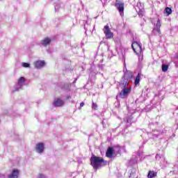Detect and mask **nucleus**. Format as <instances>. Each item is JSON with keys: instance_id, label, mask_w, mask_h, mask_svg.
Instances as JSON below:
<instances>
[{"instance_id": "nucleus-11", "label": "nucleus", "mask_w": 178, "mask_h": 178, "mask_svg": "<svg viewBox=\"0 0 178 178\" xmlns=\"http://www.w3.org/2000/svg\"><path fill=\"white\" fill-rule=\"evenodd\" d=\"M19 177V170L14 169L12 173L8 176V178H17Z\"/></svg>"}, {"instance_id": "nucleus-12", "label": "nucleus", "mask_w": 178, "mask_h": 178, "mask_svg": "<svg viewBox=\"0 0 178 178\" xmlns=\"http://www.w3.org/2000/svg\"><path fill=\"white\" fill-rule=\"evenodd\" d=\"M49 44H51V38H46L41 41V44L43 47H47V45H49Z\"/></svg>"}, {"instance_id": "nucleus-20", "label": "nucleus", "mask_w": 178, "mask_h": 178, "mask_svg": "<svg viewBox=\"0 0 178 178\" xmlns=\"http://www.w3.org/2000/svg\"><path fill=\"white\" fill-rule=\"evenodd\" d=\"M162 24H161V20H158L156 24V29H161Z\"/></svg>"}, {"instance_id": "nucleus-21", "label": "nucleus", "mask_w": 178, "mask_h": 178, "mask_svg": "<svg viewBox=\"0 0 178 178\" xmlns=\"http://www.w3.org/2000/svg\"><path fill=\"white\" fill-rule=\"evenodd\" d=\"M22 66L23 67H30V64L29 63H23Z\"/></svg>"}, {"instance_id": "nucleus-4", "label": "nucleus", "mask_w": 178, "mask_h": 178, "mask_svg": "<svg viewBox=\"0 0 178 178\" xmlns=\"http://www.w3.org/2000/svg\"><path fill=\"white\" fill-rule=\"evenodd\" d=\"M115 8L118 9L120 16L124 15V3L120 0H115Z\"/></svg>"}, {"instance_id": "nucleus-10", "label": "nucleus", "mask_w": 178, "mask_h": 178, "mask_svg": "<svg viewBox=\"0 0 178 178\" xmlns=\"http://www.w3.org/2000/svg\"><path fill=\"white\" fill-rule=\"evenodd\" d=\"M45 66L44 60H38L35 62V67L36 69H41V67H44Z\"/></svg>"}, {"instance_id": "nucleus-18", "label": "nucleus", "mask_w": 178, "mask_h": 178, "mask_svg": "<svg viewBox=\"0 0 178 178\" xmlns=\"http://www.w3.org/2000/svg\"><path fill=\"white\" fill-rule=\"evenodd\" d=\"M134 163H137V157H134L129 161V165H134Z\"/></svg>"}, {"instance_id": "nucleus-8", "label": "nucleus", "mask_w": 178, "mask_h": 178, "mask_svg": "<svg viewBox=\"0 0 178 178\" xmlns=\"http://www.w3.org/2000/svg\"><path fill=\"white\" fill-rule=\"evenodd\" d=\"M35 149L38 154H42L44 152V143H38L35 147Z\"/></svg>"}, {"instance_id": "nucleus-7", "label": "nucleus", "mask_w": 178, "mask_h": 178, "mask_svg": "<svg viewBox=\"0 0 178 178\" xmlns=\"http://www.w3.org/2000/svg\"><path fill=\"white\" fill-rule=\"evenodd\" d=\"M131 92V88H126L124 86L123 89L121 90V92L119 94L120 98H126L129 94Z\"/></svg>"}, {"instance_id": "nucleus-2", "label": "nucleus", "mask_w": 178, "mask_h": 178, "mask_svg": "<svg viewBox=\"0 0 178 178\" xmlns=\"http://www.w3.org/2000/svg\"><path fill=\"white\" fill-rule=\"evenodd\" d=\"M133 79V72L130 70H127L124 75L122 76L120 81V86H122V87H126V86H129L130 81Z\"/></svg>"}, {"instance_id": "nucleus-3", "label": "nucleus", "mask_w": 178, "mask_h": 178, "mask_svg": "<svg viewBox=\"0 0 178 178\" xmlns=\"http://www.w3.org/2000/svg\"><path fill=\"white\" fill-rule=\"evenodd\" d=\"M119 152H120V147H108L106 152V156H113L114 154H119Z\"/></svg>"}, {"instance_id": "nucleus-24", "label": "nucleus", "mask_w": 178, "mask_h": 178, "mask_svg": "<svg viewBox=\"0 0 178 178\" xmlns=\"http://www.w3.org/2000/svg\"><path fill=\"white\" fill-rule=\"evenodd\" d=\"M80 106H81V108H83V106H84V102H81L80 104Z\"/></svg>"}, {"instance_id": "nucleus-16", "label": "nucleus", "mask_w": 178, "mask_h": 178, "mask_svg": "<svg viewBox=\"0 0 178 178\" xmlns=\"http://www.w3.org/2000/svg\"><path fill=\"white\" fill-rule=\"evenodd\" d=\"M25 81H26V79H24V77L21 76L18 79V84H19V86H23V84H24Z\"/></svg>"}, {"instance_id": "nucleus-15", "label": "nucleus", "mask_w": 178, "mask_h": 178, "mask_svg": "<svg viewBox=\"0 0 178 178\" xmlns=\"http://www.w3.org/2000/svg\"><path fill=\"white\" fill-rule=\"evenodd\" d=\"M164 13H166L167 16L172 15V8L166 7L164 10Z\"/></svg>"}, {"instance_id": "nucleus-6", "label": "nucleus", "mask_w": 178, "mask_h": 178, "mask_svg": "<svg viewBox=\"0 0 178 178\" xmlns=\"http://www.w3.org/2000/svg\"><path fill=\"white\" fill-rule=\"evenodd\" d=\"M103 31L107 40H111V38H113V33L111 31V28H109V26L108 24L104 26Z\"/></svg>"}, {"instance_id": "nucleus-23", "label": "nucleus", "mask_w": 178, "mask_h": 178, "mask_svg": "<svg viewBox=\"0 0 178 178\" xmlns=\"http://www.w3.org/2000/svg\"><path fill=\"white\" fill-rule=\"evenodd\" d=\"M156 31L159 34H161V28H156Z\"/></svg>"}, {"instance_id": "nucleus-5", "label": "nucleus", "mask_w": 178, "mask_h": 178, "mask_svg": "<svg viewBox=\"0 0 178 178\" xmlns=\"http://www.w3.org/2000/svg\"><path fill=\"white\" fill-rule=\"evenodd\" d=\"M131 47L135 54H136V55H141L143 52V48L141 47V44H140L137 42H132Z\"/></svg>"}, {"instance_id": "nucleus-1", "label": "nucleus", "mask_w": 178, "mask_h": 178, "mask_svg": "<svg viewBox=\"0 0 178 178\" xmlns=\"http://www.w3.org/2000/svg\"><path fill=\"white\" fill-rule=\"evenodd\" d=\"M109 162L104 160L102 157L99 156H92L90 158V165L92 166L94 170L97 172L98 169H101L103 166H106Z\"/></svg>"}, {"instance_id": "nucleus-13", "label": "nucleus", "mask_w": 178, "mask_h": 178, "mask_svg": "<svg viewBox=\"0 0 178 178\" xmlns=\"http://www.w3.org/2000/svg\"><path fill=\"white\" fill-rule=\"evenodd\" d=\"M140 80H141V75L140 74H138V75L135 78L134 85L136 86H138V84H140Z\"/></svg>"}, {"instance_id": "nucleus-22", "label": "nucleus", "mask_w": 178, "mask_h": 178, "mask_svg": "<svg viewBox=\"0 0 178 178\" xmlns=\"http://www.w3.org/2000/svg\"><path fill=\"white\" fill-rule=\"evenodd\" d=\"M38 178H46V177H45V175L42 174H39L38 176Z\"/></svg>"}, {"instance_id": "nucleus-19", "label": "nucleus", "mask_w": 178, "mask_h": 178, "mask_svg": "<svg viewBox=\"0 0 178 178\" xmlns=\"http://www.w3.org/2000/svg\"><path fill=\"white\" fill-rule=\"evenodd\" d=\"M92 109H94V111H97V109H98V105L97 104V103L92 102Z\"/></svg>"}, {"instance_id": "nucleus-9", "label": "nucleus", "mask_w": 178, "mask_h": 178, "mask_svg": "<svg viewBox=\"0 0 178 178\" xmlns=\"http://www.w3.org/2000/svg\"><path fill=\"white\" fill-rule=\"evenodd\" d=\"M53 105L57 107L63 106V105H65V102L60 98H58L54 100V102H53Z\"/></svg>"}, {"instance_id": "nucleus-25", "label": "nucleus", "mask_w": 178, "mask_h": 178, "mask_svg": "<svg viewBox=\"0 0 178 178\" xmlns=\"http://www.w3.org/2000/svg\"><path fill=\"white\" fill-rule=\"evenodd\" d=\"M70 98H72L71 96H67V99H70Z\"/></svg>"}, {"instance_id": "nucleus-14", "label": "nucleus", "mask_w": 178, "mask_h": 178, "mask_svg": "<svg viewBox=\"0 0 178 178\" xmlns=\"http://www.w3.org/2000/svg\"><path fill=\"white\" fill-rule=\"evenodd\" d=\"M156 175L157 173L155 172L154 171H149V173L147 175V177L148 178H154V177H156Z\"/></svg>"}, {"instance_id": "nucleus-17", "label": "nucleus", "mask_w": 178, "mask_h": 178, "mask_svg": "<svg viewBox=\"0 0 178 178\" xmlns=\"http://www.w3.org/2000/svg\"><path fill=\"white\" fill-rule=\"evenodd\" d=\"M169 69V65H162L161 70L162 72H168V70Z\"/></svg>"}]
</instances>
